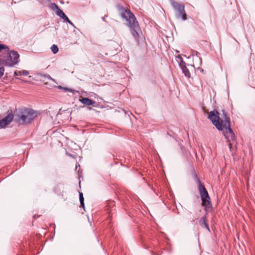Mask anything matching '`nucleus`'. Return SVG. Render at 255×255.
<instances>
[{
    "instance_id": "nucleus-1",
    "label": "nucleus",
    "mask_w": 255,
    "mask_h": 255,
    "mask_svg": "<svg viewBox=\"0 0 255 255\" xmlns=\"http://www.w3.org/2000/svg\"><path fill=\"white\" fill-rule=\"evenodd\" d=\"M222 116L220 118L216 110L211 111L208 115V119L219 130L223 131L227 141L231 145L235 141V135L231 128L230 119L227 116V113L225 110H222Z\"/></svg>"
},
{
    "instance_id": "nucleus-2",
    "label": "nucleus",
    "mask_w": 255,
    "mask_h": 255,
    "mask_svg": "<svg viewBox=\"0 0 255 255\" xmlns=\"http://www.w3.org/2000/svg\"><path fill=\"white\" fill-rule=\"evenodd\" d=\"M120 10L121 16L127 21V25L129 28L132 35L136 41H138L140 35L142 34V32L135 16L129 9L121 7Z\"/></svg>"
},
{
    "instance_id": "nucleus-3",
    "label": "nucleus",
    "mask_w": 255,
    "mask_h": 255,
    "mask_svg": "<svg viewBox=\"0 0 255 255\" xmlns=\"http://www.w3.org/2000/svg\"><path fill=\"white\" fill-rule=\"evenodd\" d=\"M196 177L199 184L198 188L202 201V205L205 207V209L206 211H211L212 207L207 190L205 188L204 186L201 184L199 178L197 176Z\"/></svg>"
},
{
    "instance_id": "nucleus-4",
    "label": "nucleus",
    "mask_w": 255,
    "mask_h": 255,
    "mask_svg": "<svg viewBox=\"0 0 255 255\" xmlns=\"http://www.w3.org/2000/svg\"><path fill=\"white\" fill-rule=\"evenodd\" d=\"M37 112L31 109H25L20 112V118L22 123H30L36 116Z\"/></svg>"
},
{
    "instance_id": "nucleus-5",
    "label": "nucleus",
    "mask_w": 255,
    "mask_h": 255,
    "mask_svg": "<svg viewBox=\"0 0 255 255\" xmlns=\"http://www.w3.org/2000/svg\"><path fill=\"white\" fill-rule=\"evenodd\" d=\"M170 3L176 11V16L177 18H181L182 20L187 19L185 6L183 4L178 3L174 0H169Z\"/></svg>"
},
{
    "instance_id": "nucleus-6",
    "label": "nucleus",
    "mask_w": 255,
    "mask_h": 255,
    "mask_svg": "<svg viewBox=\"0 0 255 255\" xmlns=\"http://www.w3.org/2000/svg\"><path fill=\"white\" fill-rule=\"evenodd\" d=\"M8 56L4 60L5 65L12 67L18 62L19 55L18 53L14 50L7 52Z\"/></svg>"
},
{
    "instance_id": "nucleus-7",
    "label": "nucleus",
    "mask_w": 255,
    "mask_h": 255,
    "mask_svg": "<svg viewBox=\"0 0 255 255\" xmlns=\"http://www.w3.org/2000/svg\"><path fill=\"white\" fill-rule=\"evenodd\" d=\"M13 119V115L12 114H8L5 117L0 120V128H4L7 125H9Z\"/></svg>"
},
{
    "instance_id": "nucleus-8",
    "label": "nucleus",
    "mask_w": 255,
    "mask_h": 255,
    "mask_svg": "<svg viewBox=\"0 0 255 255\" xmlns=\"http://www.w3.org/2000/svg\"><path fill=\"white\" fill-rule=\"evenodd\" d=\"M79 101L84 105L87 106L93 105L95 103V102L88 98H82L79 99Z\"/></svg>"
},
{
    "instance_id": "nucleus-9",
    "label": "nucleus",
    "mask_w": 255,
    "mask_h": 255,
    "mask_svg": "<svg viewBox=\"0 0 255 255\" xmlns=\"http://www.w3.org/2000/svg\"><path fill=\"white\" fill-rule=\"evenodd\" d=\"M199 224H200V225L202 228H206L210 232L209 227L207 223L206 217H202V218H201V219L199 221Z\"/></svg>"
},
{
    "instance_id": "nucleus-10",
    "label": "nucleus",
    "mask_w": 255,
    "mask_h": 255,
    "mask_svg": "<svg viewBox=\"0 0 255 255\" xmlns=\"http://www.w3.org/2000/svg\"><path fill=\"white\" fill-rule=\"evenodd\" d=\"M57 15L62 18L64 21H67L68 20V17L65 15L61 9H59L58 13H56Z\"/></svg>"
},
{
    "instance_id": "nucleus-11",
    "label": "nucleus",
    "mask_w": 255,
    "mask_h": 255,
    "mask_svg": "<svg viewBox=\"0 0 255 255\" xmlns=\"http://www.w3.org/2000/svg\"><path fill=\"white\" fill-rule=\"evenodd\" d=\"M183 73L184 74V75L187 77V78H190L191 74L189 71V70L187 69V68L186 67L183 68L181 69Z\"/></svg>"
},
{
    "instance_id": "nucleus-12",
    "label": "nucleus",
    "mask_w": 255,
    "mask_h": 255,
    "mask_svg": "<svg viewBox=\"0 0 255 255\" xmlns=\"http://www.w3.org/2000/svg\"><path fill=\"white\" fill-rule=\"evenodd\" d=\"M50 7L52 10L55 11L56 14L58 13V10L60 9L58 6V5L55 3H51Z\"/></svg>"
},
{
    "instance_id": "nucleus-13",
    "label": "nucleus",
    "mask_w": 255,
    "mask_h": 255,
    "mask_svg": "<svg viewBox=\"0 0 255 255\" xmlns=\"http://www.w3.org/2000/svg\"><path fill=\"white\" fill-rule=\"evenodd\" d=\"M50 49L54 54L57 53L58 51V48L55 44L52 45Z\"/></svg>"
},
{
    "instance_id": "nucleus-14",
    "label": "nucleus",
    "mask_w": 255,
    "mask_h": 255,
    "mask_svg": "<svg viewBox=\"0 0 255 255\" xmlns=\"http://www.w3.org/2000/svg\"><path fill=\"white\" fill-rule=\"evenodd\" d=\"M4 49L6 50V51H9V48L5 45L3 44H0V51Z\"/></svg>"
},
{
    "instance_id": "nucleus-15",
    "label": "nucleus",
    "mask_w": 255,
    "mask_h": 255,
    "mask_svg": "<svg viewBox=\"0 0 255 255\" xmlns=\"http://www.w3.org/2000/svg\"><path fill=\"white\" fill-rule=\"evenodd\" d=\"M43 77H44V78H46L47 79H48V80H50L53 82H54V83H57L56 81L55 80V79H54L53 78H52L50 75H49V74H44L43 76H42Z\"/></svg>"
},
{
    "instance_id": "nucleus-16",
    "label": "nucleus",
    "mask_w": 255,
    "mask_h": 255,
    "mask_svg": "<svg viewBox=\"0 0 255 255\" xmlns=\"http://www.w3.org/2000/svg\"><path fill=\"white\" fill-rule=\"evenodd\" d=\"M179 65L181 69L186 67V63L183 61V60H181V61H178Z\"/></svg>"
},
{
    "instance_id": "nucleus-17",
    "label": "nucleus",
    "mask_w": 255,
    "mask_h": 255,
    "mask_svg": "<svg viewBox=\"0 0 255 255\" xmlns=\"http://www.w3.org/2000/svg\"><path fill=\"white\" fill-rule=\"evenodd\" d=\"M79 200H80V202H82V203L83 204V202L84 201V199L83 197V193L82 192L79 193Z\"/></svg>"
},
{
    "instance_id": "nucleus-18",
    "label": "nucleus",
    "mask_w": 255,
    "mask_h": 255,
    "mask_svg": "<svg viewBox=\"0 0 255 255\" xmlns=\"http://www.w3.org/2000/svg\"><path fill=\"white\" fill-rule=\"evenodd\" d=\"M4 69L2 67H0V78L3 75Z\"/></svg>"
},
{
    "instance_id": "nucleus-19",
    "label": "nucleus",
    "mask_w": 255,
    "mask_h": 255,
    "mask_svg": "<svg viewBox=\"0 0 255 255\" xmlns=\"http://www.w3.org/2000/svg\"><path fill=\"white\" fill-rule=\"evenodd\" d=\"M21 75L27 76L29 74L28 71L25 70L21 71Z\"/></svg>"
},
{
    "instance_id": "nucleus-20",
    "label": "nucleus",
    "mask_w": 255,
    "mask_h": 255,
    "mask_svg": "<svg viewBox=\"0 0 255 255\" xmlns=\"http://www.w3.org/2000/svg\"><path fill=\"white\" fill-rule=\"evenodd\" d=\"M14 76H21V71H16L14 72Z\"/></svg>"
},
{
    "instance_id": "nucleus-21",
    "label": "nucleus",
    "mask_w": 255,
    "mask_h": 255,
    "mask_svg": "<svg viewBox=\"0 0 255 255\" xmlns=\"http://www.w3.org/2000/svg\"><path fill=\"white\" fill-rule=\"evenodd\" d=\"M176 58H177V61L178 62V61H181V60H183L182 56L180 55H178L176 57Z\"/></svg>"
},
{
    "instance_id": "nucleus-22",
    "label": "nucleus",
    "mask_w": 255,
    "mask_h": 255,
    "mask_svg": "<svg viewBox=\"0 0 255 255\" xmlns=\"http://www.w3.org/2000/svg\"><path fill=\"white\" fill-rule=\"evenodd\" d=\"M64 91H68V92H73V90L72 89H69V88H66V87H65V88H64Z\"/></svg>"
},
{
    "instance_id": "nucleus-23",
    "label": "nucleus",
    "mask_w": 255,
    "mask_h": 255,
    "mask_svg": "<svg viewBox=\"0 0 255 255\" xmlns=\"http://www.w3.org/2000/svg\"><path fill=\"white\" fill-rule=\"evenodd\" d=\"M67 22H68V23H69L71 26H72L73 27H75V25L74 24H73V22H72L69 19H68V21H66Z\"/></svg>"
},
{
    "instance_id": "nucleus-24",
    "label": "nucleus",
    "mask_w": 255,
    "mask_h": 255,
    "mask_svg": "<svg viewBox=\"0 0 255 255\" xmlns=\"http://www.w3.org/2000/svg\"><path fill=\"white\" fill-rule=\"evenodd\" d=\"M81 206L82 207V208L84 209L85 208V205H84V201L83 202V204L82 202H80Z\"/></svg>"
},
{
    "instance_id": "nucleus-25",
    "label": "nucleus",
    "mask_w": 255,
    "mask_h": 255,
    "mask_svg": "<svg viewBox=\"0 0 255 255\" xmlns=\"http://www.w3.org/2000/svg\"><path fill=\"white\" fill-rule=\"evenodd\" d=\"M57 88L59 89H63L64 90L65 87H62L61 86H57Z\"/></svg>"
},
{
    "instance_id": "nucleus-26",
    "label": "nucleus",
    "mask_w": 255,
    "mask_h": 255,
    "mask_svg": "<svg viewBox=\"0 0 255 255\" xmlns=\"http://www.w3.org/2000/svg\"><path fill=\"white\" fill-rule=\"evenodd\" d=\"M105 17H106V16H104V17H102V20H103V21H105Z\"/></svg>"
},
{
    "instance_id": "nucleus-27",
    "label": "nucleus",
    "mask_w": 255,
    "mask_h": 255,
    "mask_svg": "<svg viewBox=\"0 0 255 255\" xmlns=\"http://www.w3.org/2000/svg\"><path fill=\"white\" fill-rule=\"evenodd\" d=\"M200 70H201V71H203V69H200Z\"/></svg>"
}]
</instances>
